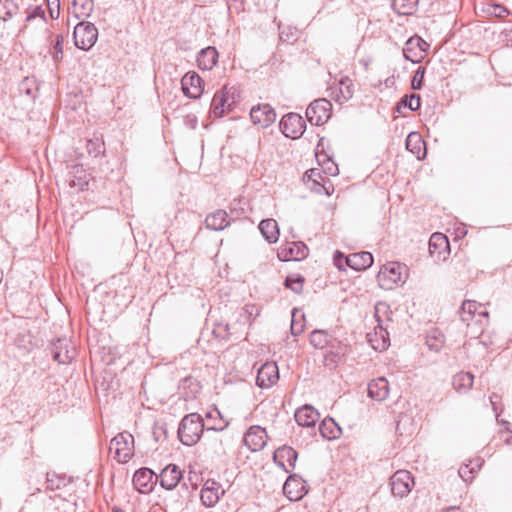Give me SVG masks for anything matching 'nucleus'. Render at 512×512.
I'll return each instance as SVG.
<instances>
[{
  "label": "nucleus",
  "instance_id": "obj_1",
  "mask_svg": "<svg viewBox=\"0 0 512 512\" xmlns=\"http://www.w3.org/2000/svg\"><path fill=\"white\" fill-rule=\"evenodd\" d=\"M205 428L200 414L190 413L185 415L178 427V438L182 444L193 446L199 440Z\"/></svg>",
  "mask_w": 512,
  "mask_h": 512
},
{
  "label": "nucleus",
  "instance_id": "obj_2",
  "mask_svg": "<svg viewBox=\"0 0 512 512\" xmlns=\"http://www.w3.org/2000/svg\"><path fill=\"white\" fill-rule=\"evenodd\" d=\"M109 452L119 463L128 462L134 455L133 435L128 432L118 433L110 441Z\"/></svg>",
  "mask_w": 512,
  "mask_h": 512
},
{
  "label": "nucleus",
  "instance_id": "obj_3",
  "mask_svg": "<svg viewBox=\"0 0 512 512\" xmlns=\"http://www.w3.org/2000/svg\"><path fill=\"white\" fill-rule=\"evenodd\" d=\"M407 268L397 262H390L384 265L378 275L377 279L381 287L391 289L393 285L405 283Z\"/></svg>",
  "mask_w": 512,
  "mask_h": 512
},
{
  "label": "nucleus",
  "instance_id": "obj_4",
  "mask_svg": "<svg viewBox=\"0 0 512 512\" xmlns=\"http://www.w3.org/2000/svg\"><path fill=\"white\" fill-rule=\"evenodd\" d=\"M73 39L77 48L88 51L98 39V29L91 22L81 21L74 27Z\"/></svg>",
  "mask_w": 512,
  "mask_h": 512
},
{
  "label": "nucleus",
  "instance_id": "obj_5",
  "mask_svg": "<svg viewBox=\"0 0 512 512\" xmlns=\"http://www.w3.org/2000/svg\"><path fill=\"white\" fill-rule=\"evenodd\" d=\"M331 113V102L321 98L310 103L306 109V118L312 125L320 126L330 119Z\"/></svg>",
  "mask_w": 512,
  "mask_h": 512
},
{
  "label": "nucleus",
  "instance_id": "obj_6",
  "mask_svg": "<svg viewBox=\"0 0 512 512\" xmlns=\"http://www.w3.org/2000/svg\"><path fill=\"white\" fill-rule=\"evenodd\" d=\"M279 126L282 133L291 139H297L302 136L306 128L304 119L297 113H288L283 116Z\"/></svg>",
  "mask_w": 512,
  "mask_h": 512
},
{
  "label": "nucleus",
  "instance_id": "obj_7",
  "mask_svg": "<svg viewBox=\"0 0 512 512\" xmlns=\"http://www.w3.org/2000/svg\"><path fill=\"white\" fill-rule=\"evenodd\" d=\"M460 317L461 320L468 326L472 321L482 325L483 321L488 318V312L482 306V304H479L473 300H467L462 303L460 308Z\"/></svg>",
  "mask_w": 512,
  "mask_h": 512
},
{
  "label": "nucleus",
  "instance_id": "obj_8",
  "mask_svg": "<svg viewBox=\"0 0 512 512\" xmlns=\"http://www.w3.org/2000/svg\"><path fill=\"white\" fill-rule=\"evenodd\" d=\"M51 353L59 364H69L76 356V348L67 338H58L51 344Z\"/></svg>",
  "mask_w": 512,
  "mask_h": 512
},
{
  "label": "nucleus",
  "instance_id": "obj_9",
  "mask_svg": "<svg viewBox=\"0 0 512 512\" xmlns=\"http://www.w3.org/2000/svg\"><path fill=\"white\" fill-rule=\"evenodd\" d=\"M413 485L414 479L407 470H398L390 478L391 492L400 498L407 496Z\"/></svg>",
  "mask_w": 512,
  "mask_h": 512
},
{
  "label": "nucleus",
  "instance_id": "obj_10",
  "mask_svg": "<svg viewBox=\"0 0 512 512\" xmlns=\"http://www.w3.org/2000/svg\"><path fill=\"white\" fill-rule=\"evenodd\" d=\"M279 380V369L276 362L264 363L257 372L256 384L262 388L267 389L276 384Z\"/></svg>",
  "mask_w": 512,
  "mask_h": 512
},
{
  "label": "nucleus",
  "instance_id": "obj_11",
  "mask_svg": "<svg viewBox=\"0 0 512 512\" xmlns=\"http://www.w3.org/2000/svg\"><path fill=\"white\" fill-rule=\"evenodd\" d=\"M250 118L253 124L266 128L276 120V112L269 104H258L252 107Z\"/></svg>",
  "mask_w": 512,
  "mask_h": 512
},
{
  "label": "nucleus",
  "instance_id": "obj_12",
  "mask_svg": "<svg viewBox=\"0 0 512 512\" xmlns=\"http://www.w3.org/2000/svg\"><path fill=\"white\" fill-rule=\"evenodd\" d=\"M298 458V453L290 446H282L275 450L273 454L274 462L286 473L291 472Z\"/></svg>",
  "mask_w": 512,
  "mask_h": 512
},
{
  "label": "nucleus",
  "instance_id": "obj_13",
  "mask_svg": "<svg viewBox=\"0 0 512 512\" xmlns=\"http://www.w3.org/2000/svg\"><path fill=\"white\" fill-rule=\"evenodd\" d=\"M244 443L252 452L260 451L266 445L267 433L260 426H251L244 435Z\"/></svg>",
  "mask_w": 512,
  "mask_h": 512
},
{
  "label": "nucleus",
  "instance_id": "obj_14",
  "mask_svg": "<svg viewBox=\"0 0 512 512\" xmlns=\"http://www.w3.org/2000/svg\"><path fill=\"white\" fill-rule=\"evenodd\" d=\"M154 472L146 467L138 469L133 475V485L137 491L142 494L150 493L153 489L157 477L155 478Z\"/></svg>",
  "mask_w": 512,
  "mask_h": 512
},
{
  "label": "nucleus",
  "instance_id": "obj_15",
  "mask_svg": "<svg viewBox=\"0 0 512 512\" xmlns=\"http://www.w3.org/2000/svg\"><path fill=\"white\" fill-rule=\"evenodd\" d=\"M203 80L196 72L186 73L182 80V90L184 94L192 99L199 98L203 93Z\"/></svg>",
  "mask_w": 512,
  "mask_h": 512
},
{
  "label": "nucleus",
  "instance_id": "obj_16",
  "mask_svg": "<svg viewBox=\"0 0 512 512\" xmlns=\"http://www.w3.org/2000/svg\"><path fill=\"white\" fill-rule=\"evenodd\" d=\"M308 255V247L301 241L291 242L281 247L278 251V257L282 261H299Z\"/></svg>",
  "mask_w": 512,
  "mask_h": 512
},
{
  "label": "nucleus",
  "instance_id": "obj_17",
  "mask_svg": "<svg viewBox=\"0 0 512 512\" xmlns=\"http://www.w3.org/2000/svg\"><path fill=\"white\" fill-rule=\"evenodd\" d=\"M224 494L220 483L213 479H208L201 489V501L207 507L214 506Z\"/></svg>",
  "mask_w": 512,
  "mask_h": 512
},
{
  "label": "nucleus",
  "instance_id": "obj_18",
  "mask_svg": "<svg viewBox=\"0 0 512 512\" xmlns=\"http://www.w3.org/2000/svg\"><path fill=\"white\" fill-rule=\"evenodd\" d=\"M283 492L292 501H297L305 494L304 481L297 475H290L284 485Z\"/></svg>",
  "mask_w": 512,
  "mask_h": 512
},
{
  "label": "nucleus",
  "instance_id": "obj_19",
  "mask_svg": "<svg viewBox=\"0 0 512 512\" xmlns=\"http://www.w3.org/2000/svg\"><path fill=\"white\" fill-rule=\"evenodd\" d=\"M160 485L166 490L174 489L182 478V472L175 464L166 466L159 475Z\"/></svg>",
  "mask_w": 512,
  "mask_h": 512
},
{
  "label": "nucleus",
  "instance_id": "obj_20",
  "mask_svg": "<svg viewBox=\"0 0 512 512\" xmlns=\"http://www.w3.org/2000/svg\"><path fill=\"white\" fill-rule=\"evenodd\" d=\"M295 421L302 427H312L319 420V412L311 405H304L295 412Z\"/></svg>",
  "mask_w": 512,
  "mask_h": 512
},
{
  "label": "nucleus",
  "instance_id": "obj_21",
  "mask_svg": "<svg viewBox=\"0 0 512 512\" xmlns=\"http://www.w3.org/2000/svg\"><path fill=\"white\" fill-rule=\"evenodd\" d=\"M345 262L350 268L361 271L373 264V255L370 252L362 251L345 257Z\"/></svg>",
  "mask_w": 512,
  "mask_h": 512
},
{
  "label": "nucleus",
  "instance_id": "obj_22",
  "mask_svg": "<svg viewBox=\"0 0 512 512\" xmlns=\"http://www.w3.org/2000/svg\"><path fill=\"white\" fill-rule=\"evenodd\" d=\"M374 333H368V341L375 350L383 351L388 348L390 344L389 333L378 320V325L374 329Z\"/></svg>",
  "mask_w": 512,
  "mask_h": 512
},
{
  "label": "nucleus",
  "instance_id": "obj_23",
  "mask_svg": "<svg viewBox=\"0 0 512 512\" xmlns=\"http://www.w3.org/2000/svg\"><path fill=\"white\" fill-rule=\"evenodd\" d=\"M389 384L386 378L373 379L368 384V396L376 401H383L388 397Z\"/></svg>",
  "mask_w": 512,
  "mask_h": 512
},
{
  "label": "nucleus",
  "instance_id": "obj_24",
  "mask_svg": "<svg viewBox=\"0 0 512 512\" xmlns=\"http://www.w3.org/2000/svg\"><path fill=\"white\" fill-rule=\"evenodd\" d=\"M230 224L228 214L225 210L218 209L207 215L205 218V226L207 229L221 231Z\"/></svg>",
  "mask_w": 512,
  "mask_h": 512
},
{
  "label": "nucleus",
  "instance_id": "obj_25",
  "mask_svg": "<svg viewBox=\"0 0 512 512\" xmlns=\"http://www.w3.org/2000/svg\"><path fill=\"white\" fill-rule=\"evenodd\" d=\"M406 149L410 151L417 159H422L426 155L425 142L417 132H411L406 138Z\"/></svg>",
  "mask_w": 512,
  "mask_h": 512
},
{
  "label": "nucleus",
  "instance_id": "obj_26",
  "mask_svg": "<svg viewBox=\"0 0 512 512\" xmlns=\"http://www.w3.org/2000/svg\"><path fill=\"white\" fill-rule=\"evenodd\" d=\"M218 60V52L215 47L209 46L202 49L197 55V64L201 70H211Z\"/></svg>",
  "mask_w": 512,
  "mask_h": 512
},
{
  "label": "nucleus",
  "instance_id": "obj_27",
  "mask_svg": "<svg viewBox=\"0 0 512 512\" xmlns=\"http://www.w3.org/2000/svg\"><path fill=\"white\" fill-rule=\"evenodd\" d=\"M419 40L415 37L409 38L403 48V56L412 63H420L424 59V50L419 48Z\"/></svg>",
  "mask_w": 512,
  "mask_h": 512
},
{
  "label": "nucleus",
  "instance_id": "obj_28",
  "mask_svg": "<svg viewBox=\"0 0 512 512\" xmlns=\"http://www.w3.org/2000/svg\"><path fill=\"white\" fill-rule=\"evenodd\" d=\"M69 185L70 187L77 188L83 191L89 183L86 171L80 165H74L69 172Z\"/></svg>",
  "mask_w": 512,
  "mask_h": 512
},
{
  "label": "nucleus",
  "instance_id": "obj_29",
  "mask_svg": "<svg viewBox=\"0 0 512 512\" xmlns=\"http://www.w3.org/2000/svg\"><path fill=\"white\" fill-rule=\"evenodd\" d=\"M259 230L269 243H276L279 238L278 223L274 219H264L259 224Z\"/></svg>",
  "mask_w": 512,
  "mask_h": 512
},
{
  "label": "nucleus",
  "instance_id": "obj_30",
  "mask_svg": "<svg viewBox=\"0 0 512 512\" xmlns=\"http://www.w3.org/2000/svg\"><path fill=\"white\" fill-rule=\"evenodd\" d=\"M230 110L231 104H227L226 93L223 90L217 91L211 101V112L215 117H222Z\"/></svg>",
  "mask_w": 512,
  "mask_h": 512
},
{
  "label": "nucleus",
  "instance_id": "obj_31",
  "mask_svg": "<svg viewBox=\"0 0 512 512\" xmlns=\"http://www.w3.org/2000/svg\"><path fill=\"white\" fill-rule=\"evenodd\" d=\"M474 383V375L470 372H459L453 376L452 385L457 392L469 391Z\"/></svg>",
  "mask_w": 512,
  "mask_h": 512
},
{
  "label": "nucleus",
  "instance_id": "obj_32",
  "mask_svg": "<svg viewBox=\"0 0 512 512\" xmlns=\"http://www.w3.org/2000/svg\"><path fill=\"white\" fill-rule=\"evenodd\" d=\"M449 247L448 239L442 233H434L429 240V253L431 256L437 255L440 258L442 250H446Z\"/></svg>",
  "mask_w": 512,
  "mask_h": 512
},
{
  "label": "nucleus",
  "instance_id": "obj_33",
  "mask_svg": "<svg viewBox=\"0 0 512 512\" xmlns=\"http://www.w3.org/2000/svg\"><path fill=\"white\" fill-rule=\"evenodd\" d=\"M320 434L326 439H336L341 434V428L332 418H325L319 425Z\"/></svg>",
  "mask_w": 512,
  "mask_h": 512
},
{
  "label": "nucleus",
  "instance_id": "obj_34",
  "mask_svg": "<svg viewBox=\"0 0 512 512\" xmlns=\"http://www.w3.org/2000/svg\"><path fill=\"white\" fill-rule=\"evenodd\" d=\"M87 152L92 157H102L105 155V142L103 136L94 135L92 138L87 140L86 144Z\"/></svg>",
  "mask_w": 512,
  "mask_h": 512
},
{
  "label": "nucleus",
  "instance_id": "obj_35",
  "mask_svg": "<svg viewBox=\"0 0 512 512\" xmlns=\"http://www.w3.org/2000/svg\"><path fill=\"white\" fill-rule=\"evenodd\" d=\"M205 416L207 420H211L213 422L210 426H207V430L222 431L228 425L227 422L223 421L222 415L217 408L208 411Z\"/></svg>",
  "mask_w": 512,
  "mask_h": 512
},
{
  "label": "nucleus",
  "instance_id": "obj_36",
  "mask_svg": "<svg viewBox=\"0 0 512 512\" xmlns=\"http://www.w3.org/2000/svg\"><path fill=\"white\" fill-rule=\"evenodd\" d=\"M75 8V17H89L94 10L93 0H73Z\"/></svg>",
  "mask_w": 512,
  "mask_h": 512
},
{
  "label": "nucleus",
  "instance_id": "obj_37",
  "mask_svg": "<svg viewBox=\"0 0 512 512\" xmlns=\"http://www.w3.org/2000/svg\"><path fill=\"white\" fill-rule=\"evenodd\" d=\"M410 109L411 111H417L421 107V97L418 94L405 95L401 98L397 104L396 109L400 112L401 107Z\"/></svg>",
  "mask_w": 512,
  "mask_h": 512
},
{
  "label": "nucleus",
  "instance_id": "obj_38",
  "mask_svg": "<svg viewBox=\"0 0 512 512\" xmlns=\"http://www.w3.org/2000/svg\"><path fill=\"white\" fill-rule=\"evenodd\" d=\"M179 388L183 390H189V393H186V397H194L197 393H199L201 385L199 381L194 377L187 376L180 381Z\"/></svg>",
  "mask_w": 512,
  "mask_h": 512
},
{
  "label": "nucleus",
  "instance_id": "obj_39",
  "mask_svg": "<svg viewBox=\"0 0 512 512\" xmlns=\"http://www.w3.org/2000/svg\"><path fill=\"white\" fill-rule=\"evenodd\" d=\"M417 0H393L392 7L400 15H410L413 13Z\"/></svg>",
  "mask_w": 512,
  "mask_h": 512
},
{
  "label": "nucleus",
  "instance_id": "obj_40",
  "mask_svg": "<svg viewBox=\"0 0 512 512\" xmlns=\"http://www.w3.org/2000/svg\"><path fill=\"white\" fill-rule=\"evenodd\" d=\"M329 342V336L327 332L323 330H314L310 335V343L312 346L318 349H323Z\"/></svg>",
  "mask_w": 512,
  "mask_h": 512
},
{
  "label": "nucleus",
  "instance_id": "obj_41",
  "mask_svg": "<svg viewBox=\"0 0 512 512\" xmlns=\"http://www.w3.org/2000/svg\"><path fill=\"white\" fill-rule=\"evenodd\" d=\"M426 344L431 351L438 352L444 345V336L438 331H433L427 336Z\"/></svg>",
  "mask_w": 512,
  "mask_h": 512
},
{
  "label": "nucleus",
  "instance_id": "obj_42",
  "mask_svg": "<svg viewBox=\"0 0 512 512\" xmlns=\"http://www.w3.org/2000/svg\"><path fill=\"white\" fill-rule=\"evenodd\" d=\"M46 484V489L55 491L66 486L67 482L64 477L56 475L55 473H47Z\"/></svg>",
  "mask_w": 512,
  "mask_h": 512
},
{
  "label": "nucleus",
  "instance_id": "obj_43",
  "mask_svg": "<svg viewBox=\"0 0 512 512\" xmlns=\"http://www.w3.org/2000/svg\"><path fill=\"white\" fill-rule=\"evenodd\" d=\"M303 283H304V278L300 275H298L296 277L287 276L285 279V286L297 294L302 292Z\"/></svg>",
  "mask_w": 512,
  "mask_h": 512
},
{
  "label": "nucleus",
  "instance_id": "obj_44",
  "mask_svg": "<svg viewBox=\"0 0 512 512\" xmlns=\"http://www.w3.org/2000/svg\"><path fill=\"white\" fill-rule=\"evenodd\" d=\"M16 5L11 0H6L0 7V18L6 21L13 17L15 13Z\"/></svg>",
  "mask_w": 512,
  "mask_h": 512
},
{
  "label": "nucleus",
  "instance_id": "obj_45",
  "mask_svg": "<svg viewBox=\"0 0 512 512\" xmlns=\"http://www.w3.org/2000/svg\"><path fill=\"white\" fill-rule=\"evenodd\" d=\"M424 76H425V68L418 67V69L415 71V74L412 78V82H411L412 89L420 90L422 88Z\"/></svg>",
  "mask_w": 512,
  "mask_h": 512
},
{
  "label": "nucleus",
  "instance_id": "obj_46",
  "mask_svg": "<svg viewBox=\"0 0 512 512\" xmlns=\"http://www.w3.org/2000/svg\"><path fill=\"white\" fill-rule=\"evenodd\" d=\"M488 12L497 18H504L509 15L508 9L500 4L491 5Z\"/></svg>",
  "mask_w": 512,
  "mask_h": 512
},
{
  "label": "nucleus",
  "instance_id": "obj_47",
  "mask_svg": "<svg viewBox=\"0 0 512 512\" xmlns=\"http://www.w3.org/2000/svg\"><path fill=\"white\" fill-rule=\"evenodd\" d=\"M459 476L465 481L470 482L474 478V474L470 469V464L462 465L458 471Z\"/></svg>",
  "mask_w": 512,
  "mask_h": 512
},
{
  "label": "nucleus",
  "instance_id": "obj_48",
  "mask_svg": "<svg viewBox=\"0 0 512 512\" xmlns=\"http://www.w3.org/2000/svg\"><path fill=\"white\" fill-rule=\"evenodd\" d=\"M37 17L45 19V12L41 6H35L32 9H29L27 11L26 21H31Z\"/></svg>",
  "mask_w": 512,
  "mask_h": 512
},
{
  "label": "nucleus",
  "instance_id": "obj_49",
  "mask_svg": "<svg viewBox=\"0 0 512 512\" xmlns=\"http://www.w3.org/2000/svg\"><path fill=\"white\" fill-rule=\"evenodd\" d=\"M49 14L52 19H58L60 16L59 0H48Z\"/></svg>",
  "mask_w": 512,
  "mask_h": 512
},
{
  "label": "nucleus",
  "instance_id": "obj_50",
  "mask_svg": "<svg viewBox=\"0 0 512 512\" xmlns=\"http://www.w3.org/2000/svg\"><path fill=\"white\" fill-rule=\"evenodd\" d=\"M295 312H296V309L293 310V319H292V324H291V333L294 335V336H297L299 334H301L304 330V327L303 325H297L295 322H294V317H295Z\"/></svg>",
  "mask_w": 512,
  "mask_h": 512
},
{
  "label": "nucleus",
  "instance_id": "obj_51",
  "mask_svg": "<svg viewBox=\"0 0 512 512\" xmlns=\"http://www.w3.org/2000/svg\"><path fill=\"white\" fill-rule=\"evenodd\" d=\"M482 463H483V461L480 458H477L475 460H471L469 462L470 469L473 472V474L476 473L481 468Z\"/></svg>",
  "mask_w": 512,
  "mask_h": 512
},
{
  "label": "nucleus",
  "instance_id": "obj_52",
  "mask_svg": "<svg viewBox=\"0 0 512 512\" xmlns=\"http://www.w3.org/2000/svg\"><path fill=\"white\" fill-rule=\"evenodd\" d=\"M62 43H63V36L62 35H58L57 36V40H56V43L54 45V50L56 51L57 54H60L62 55L63 54V46H62Z\"/></svg>",
  "mask_w": 512,
  "mask_h": 512
},
{
  "label": "nucleus",
  "instance_id": "obj_53",
  "mask_svg": "<svg viewBox=\"0 0 512 512\" xmlns=\"http://www.w3.org/2000/svg\"><path fill=\"white\" fill-rule=\"evenodd\" d=\"M341 85H345V89L341 88V93L345 99H349L352 97V91L350 90V85H346L344 81H341Z\"/></svg>",
  "mask_w": 512,
  "mask_h": 512
},
{
  "label": "nucleus",
  "instance_id": "obj_54",
  "mask_svg": "<svg viewBox=\"0 0 512 512\" xmlns=\"http://www.w3.org/2000/svg\"><path fill=\"white\" fill-rule=\"evenodd\" d=\"M417 40H419V48L424 50V54L426 53L427 49L429 48V44L424 41L421 37L414 36Z\"/></svg>",
  "mask_w": 512,
  "mask_h": 512
},
{
  "label": "nucleus",
  "instance_id": "obj_55",
  "mask_svg": "<svg viewBox=\"0 0 512 512\" xmlns=\"http://www.w3.org/2000/svg\"><path fill=\"white\" fill-rule=\"evenodd\" d=\"M306 175L309 179L315 178V176H319V172H317L316 169H311L310 171L306 172Z\"/></svg>",
  "mask_w": 512,
  "mask_h": 512
},
{
  "label": "nucleus",
  "instance_id": "obj_56",
  "mask_svg": "<svg viewBox=\"0 0 512 512\" xmlns=\"http://www.w3.org/2000/svg\"><path fill=\"white\" fill-rule=\"evenodd\" d=\"M148 512H166V510L161 506H153L149 509Z\"/></svg>",
  "mask_w": 512,
  "mask_h": 512
},
{
  "label": "nucleus",
  "instance_id": "obj_57",
  "mask_svg": "<svg viewBox=\"0 0 512 512\" xmlns=\"http://www.w3.org/2000/svg\"><path fill=\"white\" fill-rule=\"evenodd\" d=\"M443 512H461L459 507L451 506L443 510Z\"/></svg>",
  "mask_w": 512,
  "mask_h": 512
},
{
  "label": "nucleus",
  "instance_id": "obj_58",
  "mask_svg": "<svg viewBox=\"0 0 512 512\" xmlns=\"http://www.w3.org/2000/svg\"><path fill=\"white\" fill-rule=\"evenodd\" d=\"M337 256H340L342 258L343 254L341 252H339V251H336L335 257H334L335 264L338 266V268H341V264L338 262Z\"/></svg>",
  "mask_w": 512,
  "mask_h": 512
},
{
  "label": "nucleus",
  "instance_id": "obj_59",
  "mask_svg": "<svg viewBox=\"0 0 512 512\" xmlns=\"http://www.w3.org/2000/svg\"><path fill=\"white\" fill-rule=\"evenodd\" d=\"M62 58V55L57 54L56 51L54 52V59L59 60Z\"/></svg>",
  "mask_w": 512,
  "mask_h": 512
},
{
  "label": "nucleus",
  "instance_id": "obj_60",
  "mask_svg": "<svg viewBox=\"0 0 512 512\" xmlns=\"http://www.w3.org/2000/svg\"><path fill=\"white\" fill-rule=\"evenodd\" d=\"M112 512H124V511L121 508H119V507H114L112 509Z\"/></svg>",
  "mask_w": 512,
  "mask_h": 512
},
{
  "label": "nucleus",
  "instance_id": "obj_61",
  "mask_svg": "<svg viewBox=\"0 0 512 512\" xmlns=\"http://www.w3.org/2000/svg\"><path fill=\"white\" fill-rule=\"evenodd\" d=\"M3 280V271L0 269V283L2 282Z\"/></svg>",
  "mask_w": 512,
  "mask_h": 512
}]
</instances>
